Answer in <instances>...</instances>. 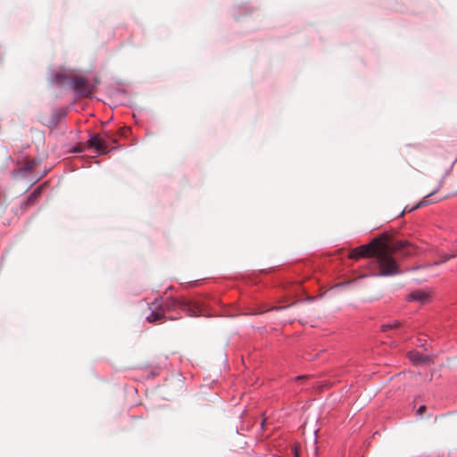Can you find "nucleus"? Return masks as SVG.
Returning a JSON list of instances; mask_svg holds the SVG:
<instances>
[{"label":"nucleus","instance_id":"nucleus-1","mask_svg":"<svg viewBox=\"0 0 457 457\" xmlns=\"http://www.w3.org/2000/svg\"><path fill=\"white\" fill-rule=\"evenodd\" d=\"M409 247L407 241H396L390 246L387 243L381 242L379 238H374L370 244L353 249L350 257L358 259L373 255L374 259L370 262L371 274L378 277L394 276L400 273V268L393 254L405 248V254L414 253V250Z\"/></svg>","mask_w":457,"mask_h":457},{"label":"nucleus","instance_id":"nucleus-2","mask_svg":"<svg viewBox=\"0 0 457 457\" xmlns=\"http://www.w3.org/2000/svg\"><path fill=\"white\" fill-rule=\"evenodd\" d=\"M108 135L106 133L101 135H93L88 140L89 146L100 153H106L109 148Z\"/></svg>","mask_w":457,"mask_h":457},{"label":"nucleus","instance_id":"nucleus-3","mask_svg":"<svg viewBox=\"0 0 457 457\" xmlns=\"http://www.w3.org/2000/svg\"><path fill=\"white\" fill-rule=\"evenodd\" d=\"M71 88L81 96H87L91 94V90L87 86L86 79L82 77H73L70 80Z\"/></svg>","mask_w":457,"mask_h":457},{"label":"nucleus","instance_id":"nucleus-4","mask_svg":"<svg viewBox=\"0 0 457 457\" xmlns=\"http://www.w3.org/2000/svg\"><path fill=\"white\" fill-rule=\"evenodd\" d=\"M151 312L146 316L148 322H155L162 320L165 315V308L158 303H153L151 305Z\"/></svg>","mask_w":457,"mask_h":457},{"label":"nucleus","instance_id":"nucleus-5","mask_svg":"<svg viewBox=\"0 0 457 457\" xmlns=\"http://www.w3.org/2000/svg\"><path fill=\"white\" fill-rule=\"evenodd\" d=\"M406 300L425 304L430 301V295L425 290H415L406 296Z\"/></svg>","mask_w":457,"mask_h":457},{"label":"nucleus","instance_id":"nucleus-6","mask_svg":"<svg viewBox=\"0 0 457 457\" xmlns=\"http://www.w3.org/2000/svg\"><path fill=\"white\" fill-rule=\"evenodd\" d=\"M402 328V324L398 320H394L392 322L385 323L381 326V329L384 332H386L390 329H400Z\"/></svg>","mask_w":457,"mask_h":457},{"label":"nucleus","instance_id":"nucleus-7","mask_svg":"<svg viewBox=\"0 0 457 457\" xmlns=\"http://www.w3.org/2000/svg\"><path fill=\"white\" fill-rule=\"evenodd\" d=\"M410 358H411V361L416 364L420 363V362H425L428 360V357H425V356L420 354L419 353H411Z\"/></svg>","mask_w":457,"mask_h":457},{"label":"nucleus","instance_id":"nucleus-8","mask_svg":"<svg viewBox=\"0 0 457 457\" xmlns=\"http://www.w3.org/2000/svg\"><path fill=\"white\" fill-rule=\"evenodd\" d=\"M183 309L188 313L190 316H197L200 312L198 308H191L189 303H183Z\"/></svg>","mask_w":457,"mask_h":457},{"label":"nucleus","instance_id":"nucleus-9","mask_svg":"<svg viewBox=\"0 0 457 457\" xmlns=\"http://www.w3.org/2000/svg\"><path fill=\"white\" fill-rule=\"evenodd\" d=\"M457 256V250L453 252L451 254H448V253H445L441 256V260L437 262H436V264H439V263H443V262H445L447 261H449L450 259L452 258H454Z\"/></svg>","mask_w":457,"mask_h":457},{"label":"nucleus","instance_id":"nucleus-10","mask_svg":"<svg viewBox=\"0 0 457 457\" xmlns=\"http://www.w3.org/2000/svg\"><path fill=\"white\" fill-rule=\"evenodd\" d=\"M66 79H67V77L65 75H63L62 73H56L53 77L52 82L62 84Z\"/></svg>","mask_w":457,"mask_h":457},{"label":"nucleus","instance_id":"nucleus-11","mask_svg":"<svg viewBox=\"0 0 457 457\" xmlns=\"http://www.w3.org/2000/svg\"><path fill=\"white\" fill-rule=\"evenodd\" d=\"M36 163H37V161H36V160H32V161L29 162L25 165V167H23V168L21 169V171H24V172H25V171H29V170H32V168H33V166H34Z\"/></svg>","mask_w":457,"mask_h":457},{"label":"nucleus","instance_id":"nucleus-12","mask_svg":"<svg viewBox=\"0 0 457 457\" xmlns=\"http://www.w3.org/2000/svg\"><path fill=\"white\" fill-rule=\"evenodd\" d=\"M424 410H425V406H424V405L420 406V407L418 409V412H419V414H421V413L423 412V411H424Z\"/></svg>","mask_w":457,"mask_h":457},{"label":"nucleus","instance_id":"nucleus-13","mask_svg":"<svg viewBox=\"0 0 457 457\" xmlns=\"http://www.w3.org/2000/svg\"><path fill=\"white\" fill-rule=\"evenodd\" d=\"M297 378H298V379H302V378H305V377H304V376H302V377H298Z\"/></svg>","mask_w":457,"mask_h":457},{"label":"nucleus","instance_id":"nucleus-14","mask_svg":"<svg viewBox=\"0 0 457 457\" xmlns=\"http://www.w3.org/2000/svg\"><path fill=\"white\" fill-rule=\"evenodd\" d=\"M420 205H421V203L418 204V205L414 209L418 208Z\"/></svg>","mask_w":457,"mask_h":457},{"label":"nucleus","instance_id":"nucleus-15","mask_svg":"<svg viewBox=\"0 0 457 457\" xmlns=\"http://www.w3.org/2000/svg\"><path fill=\"white\" fill-rule=\"evenodd\" d=\"M295 457H298V454H297V453L295 454Z\"/></svg>","mask_w":457,"mask_h":457}]
</instances>
